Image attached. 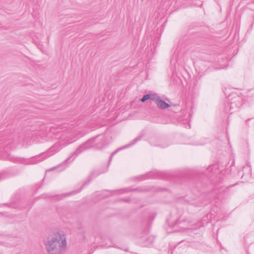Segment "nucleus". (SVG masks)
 <instances>
[{
	"mask_svg": "<svg viewBox=\"0 0 254 254\" xmlns=\"http://www.w3.org/2000/svg\"><path fill=\"white\" fill-rule=\"evenodd\" d=\"M46 247L49 254H62L66 247L64 235L60 233L55 234L48 240Z\"/></svg>",
	"mask_w": 254,
	"mask_h": 254,
	"instance_id": "1",
	"label": "nucleus"
},
{
	"mask_svg": "<svg viewBox=\"0 0 254 254\" xmlns=\"http://www.w3.org/2000/svg\"><path fill=\"white\" fill-rule=\"evenodd\" d=\"M99 136H96L91 138L81 145L75 151V154L77 155L82 151L94 146L97 149H101L106 144V139L104 136H100V138L97 139Z\"/></svg>",
	"mask_w": 254,
	"mask_h": 254,
	"instance_id": "2",
	"label": "nucleus"
},
{
	"mask_svg": "<svg viewBox=\"0 0 254 254\" xmlns=\"http://www.w3.org/2000/svg\"><path fill=\"white\" fill-rule=\"evenodd\" d=\"M155 237L152 235H148L147 232L143 234V236L139 238V243L143 247H149L153 244Z\"/></svg>",
	"mask_w": 254,
	"mask_h": 254,
	"instance_id": "3",
	"label": "nucleus"
},
{
	"mask_svg": "<svg viewBox=\"0 0 254 254\" xmlns=\"http://www.w3.org/2000/svg\"><path fill=\"white\" fill-rule=\"evenodd\" d=\"M141 139V136H138L136 138H135V139H133L132 142L129 144H128L126 146H123L120 148H119L117 150H115L114 152H113L112 154L111 155V156H110V162L111 161L112 159V157L113 156L116 154L117 153V152L120 150H121L122 149H124V148H126L127 147H129V146H130L131 145L135 144V143H136L138 141L140 140Z\"/></svg>",
	"mask_w": 254,
	"mask_h": 254,
	"instance_id": "4",
	"label": "nucleus"
},
{
	"mask_svg": "<svg viewBox=\"0 0 254 254\" xmlns=\"http://www.w3.org/2000/svg\"><path fill=\"white\" fill-rule=\"evenodd\" d=\"M156 105L158 108L161 109H165L170 107V105L167 103L163 101L161 98L157 103Z\"/></svg>",
	"mask_w": 254,
	"mask_h": 254,
	"instance_id": "5",
	"label": "nucleus"
},
{
	"mask_svg": "<svg viewBox=\"0 0 254 254\" xmlns=\"http://www.w3.org/2000/svg\"><path fill=\"white\" fill-rule=\"evenodd\" d=\"M59 144H56L54 146L50 148L49 151L54 152L51 154V155H53L54 153L59 151L61 150L62 147H59Z\"/></svg>",
	"mask_w": 254,
	"mask_h": 254,
	"instance_id": "6",
	"label": "nucleus"
},
{
	"mask_svg": "<svg viewBox=\"0 0 254 254\" xmlns=\"http://www.w3.org/2000/svg\"><path fill=\"white\" fill-rule=\"evenodd\" d=\"M160 97L156 94H150V98L151 100L155 102V104H156L158 102V101L160 100Z\"/></svg>",
	"mask_w": 254,
	"mask_h": 254,
	"instance_id": "7",
	"label": "nucleus"
},
{
	"mask_svg": "<svg viewBox=\"0 0 254 254\" xmlns=\"http://www.w3.org/2000/svg\"><path fill=\"white\" fill-rule=\"evenodd\" d=\"M150 94H146L143 96V97L140 99V101L142 102H144L146 100L150 99Z\"/></svg>",
	"mask_w": 254,
	"mask_h": 254,
	"instance_id": "8",
	"label": "nucleus"
},
{
	"mask_svg": "<svg viewBox=\"0 0 254 254\" xmlns=\"http://www.w3.org/2000/svg\"><path fill=\"white\" fill-rule=\"evenodd\" d=\"M154 172H150V176H148L147 177V178H157V177L155 176L154 175Z\"/></svg>",
	"mask_w": 254,
	"mask_h": 254,
	"instance_id": "9",
	"label": "nucleus"
},
{
	"mask_svg": "<svg viewBox=\"0 0 254 254\" xmlns=\"http://www.w3.org/2000/svg\"><path fill=\"white\" fill-rule=\"evenodd\" d=\"M71 143V141H64V142L62 144L63 146H66L67 145L69 144V143Z\"/></svg>",
	"mask_w": 254,
	"mask_h": 254,
	"instance_id": "10",
	"label": "nucleus"
},
{
	"mask_svg": "<svg viewBox=\"0 0 254 254\" xmlns=\"http://www.w3.org/2000/svg\"><path fill=\"white\" fill-rule=\"evenodd\" d=\"M74 193H75V192H71V193H70V195H71V194H74Z\"/></svg>",
	"mask_w": 254,
	"mask_h": 254,
	"instance_id": "11",
	"label": "nucleus"
},
{
	"mask_svg": "<svg viewBox=\"0 0 254 254\" xmlns=\"http://www.w3.org/2000/svg\"><path fill=\"white\" fill-rule=\"evenodd\" d=\"M70 158H68L66 160V161H67V160H69Z\"/></svg>",
	"mask_w": 254,
	"mask_h": 254,
	"instance_id": "12",
	"label": "nucleus"
},
{
	"mask_svg": "<svg viewBox=\"0 0 254 254\" xmlns=\"http://www.w3.org/2000/svg\"><path fill=\"white\" fill-rule=\"evenodd\" d=\"M43 159H39V161H41Z\"/></svg>",
	"mask_w": 254,
	"mask_h": 254,
	"instance_id": "13",
	"label": "nucleus"
}]
</instances>
